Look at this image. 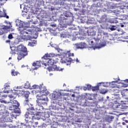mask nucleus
Segmentation results:
<instances>
[{
    "label": "nucleus",
    "mask_w": 128,
    "mask_h": 128,
    "mask_svg": "<svg viewBox=\"0 0 128 128\" xmlns=\"http://www.w3.org/2000/svg\"><path fill=\"white\" fill-rule=\"evenodd\" d=\"M44 84H42V85L38 86L37 84H34L32 86L31 88H34V90H38V92H39L40 94H42V96H44V98L40 97L39 96V98L36 100V102L38 104L37 110H44V108L48 106V98L45 94H48V90H46V88L42 86Z\"/></svg>",
    "instance_id": "f257e3e1"
},
{
    "label": "nucleus",
    "mask_w": 128,
    "mask_h": 128,
    "mask_svg": "<svg viewBox=\"0 0 128 128\" xmlns=\"http://www.w3.org/2000/svg\"><path fill=\"white\" fill-rule=\"evenodd\" d=\"M55 50L62 56V57L60 60L62 64H66V66H70V62H74L76 61L75 60H72L70 58V56H74V53H70V50L67 51L66 53L64 52V50L59 48H56Z\"/></svg>",
    "instance_id": "f03ea898"
},
{
    "label": "nucleus",
    "mask_w": 128,
    "mask_h": 128,
    "mask_svg": "<svg viewBox=\"0 0 128 128\" xmlns=\"http://www.w3.org/2000/svg\"><path fill=\"white\" fill-rule=\"evenodd\" d=\"M10 54H18V60H20L22 58H24V56H28L26 48L22 45H20L19 46H18L16 50L14 46L10 47Z\"/></svg>",
    "instance_id": "7ed1b4c3"
},
{
    "label": "nucleus",
    "mask_w": 128,
    "mask_h": 128,
    "mask_svg": "<svg viewBox=\"0 0 128 128\" xmlns=\"http://www.w3.org/2000/svg\"><path fill=\"white\" fill-rule=\"evenodd\" d=\"M92 36H96V32H90V36L88 37V42H89V44L91 46H94L95 44V48H104L106 46V41L103 42H101L100 43L98 44V42H100V39L96 38H93Z\"/></svg>",
    "instance_id": "20e7f679"
},
{
    "label": "nucleus",
    "mask_w": 128,
    "mask_h": 128,
    "mask_svg": "<svg viewBox=\"0 0 128 128\" xmlns=\"http://www.w3.org/2000/svg\"><path fill=\"white\" fill-rule=\"evenodd\" d=\"M112 16L113 18L116 16H120V12H122V10H124V6L122 5L120 6V3H115V2H120V0H112Z\"/></svg>",
    "instance_id": "39448f33"
},
{
    "label": "nucleus",
    "mask_w": 128,
    "mask_h": 128,
    "mask_svg": "<svg viewBox=\"0 0 128 128\" xmlns=\"http://www.w3.org/2000/svg\"><path fill=\"white\" fill-rule=\"evenodd\" d=\"M120 94H112V108L116 110V108H122V104L120 102Z\"/></svg>",
    "instance_id": "423d86ee"
},
{
    "label": "nucleus",
    "mask_w": 128,
    "mask_h": 128,
    "mask_svg": "<svg viewBox=\"0 0 128 128\" xmlns=\"http://www.w3.org/2000/svg\"><path fill=\"white\" fill-rule=\"evenodd\" d=\"M50 98L52 101V104H58V102L62 100V93L58 92H54L52 94H50Z\"/></svg>",
    "instance_id": "0eeeda50"
},
{
    "label": "nucleus",
    "mask_w": 128,
    "mask_h": 128,
    "mask_svg": "<svg viewBox=\"0 0 128 128\" xmlns=\"http://www.w3.org/2000/svg\"><path fill=\"white\" fill-rule=\"evenodd\" d=\"M16 26H19L20 32V34H22V36H26V34H30V36L32 34V30H26L24 28V24L22 22L19 23V24H16Z\"/></svg>",
    "instance_id": "6e6552de"
},
{
    "label": "nucleus",
    "mask_w": 128,
    "mask_h": 128,
    "mask_svg": "<svg viewBox=\"0 0 128 128\" xmlns=\"http://www.w3.org/2000/svg\"><path fill=\"white\" fill-rule=\"evenodd\" d=\"M114 81H112V92L113 94H122V92H120V88L116 84H114V83H118V84H120V82H118V80H120V78H118L115 79L114 78Z\"/></svg>",
    "instance_id": "1a4fd4ad"
},
{
    "label": "nucleus",
    "mask_w": 128,
    "mask_h": 128,
    "mask_svg": "<svg viewBox=\"0 0 128 128\" xmlns=\"http://www.w3.org/2000/svg\"><path fill=\"white\" fill-rule=\"evenodd\" d=\"M17 92H16V94H15V96H18L19 94H20V96H24L25 98L28 99V96H30V94L29 92L28 91H24V90H18Z\"/></svg>",
    "instance_id": "9d476101"
},
{
    "label": "nucleus",
    "mask_w": 128,
    "mask_h": 128,
    "mask_svg": "<svg viewBox=\"0 0 128 128\" xmlns=\"http://www.w3.org/2000/svg\"><path fill=\"white\" fill-rule=\"evenodd\" d=\"M10 28H12V26L10 22V26H0V35L2 36L6 32V30H10Z\"/></svg>",
    "instance_id": "9b49d317"
},
{
    "label": "nucleus",
    "mask_w": 128,
    "mask_h": 128,
    "mask_svg": "<svg viewBox=\"0 0 128 128\" xmlns=\"http://www.w3.org/2000/svg\"><path fill=\"white\" fill-rule=\"evenodd\" d=\"M42 64H44L45 66H46V64H48V66H54V64H56V61H54V58H48V59L46 60V62H44L43 60Z\"/></svg>",
    "instance_id": "f8f14e48"
},
{
    "label": "nucleus",
    "mask_w": 128,
    "mask_h": 128,
    "mask_svg": "<svg viewBox=\"0 0 128 128\" xmlns=\"http://www.w3.org/2000/svg\"><path fill=\"white\" fill-rule=\"evenodd\" d=\"M28 112L26 113V114L28 116H34V106L32 104H30L29 108H27Z\"/></svg>",
    "instance_id": "ddd939ff"
},
{
    "label": "nucleus",
    "mask_w": 128,
    "mask_h": 128,
    "mask_svg": "<svg viewBox=\"0 0 128 128\" xmlns=\"http://www.w3.org/2000/svg\"><path fill=\"white\" fill-rule=\"evenodd\" d=\"M74 46L76 50L86 48V44L84 42L76 43L74 44Z\"/></svg>",
    "instance_id": "4468645a"
},
{
    "label": "nucleus",
    "mask_w": 128,
    "mask_h": 128,
    "mask_svg": "<svg viewBox=\"0 0 128 128\" xmlns=\"http://www.w3.org/2000/svg\"><path fill=\"white\" fill-rule=\"evenodd\" d=\"M126 27V25L124 24L120 23L118 24L112 25V30H117L118 32H120V28H124Z\"/></svg>",
    "instance_id": "2eb2a0df"
},
{
    "label": "nucleus",
    "mask_w": 128,
    "mask_h": 128,
    "mask_svg": "<svg viewBox=\"0 0 128 128\" xmlns=\"http://www.w3.org/2000/svg\"><path fill=\"white\" fill-rule=\"evenodd\" d=\"M54 56H56V54L54 53L46 54L42 57V59H44V62H46V60H48V58H54Z\"/></svg>",
    "instance_id": "dca6fc26"
},
{
    "label": "nucleus",
    "mask_w": 128,
    "mask_h": 128,
    "mask_svg": "<svg viewBox=\"0 0 128 128\" xmlns=\"http://www.w3.org/2000/svg\"><path fill=\"white\" fill-rule=\"evenodd\" d=\"M10 114V112H8V111L6 110L4 112H0V116H2L1 118H8V116Z\"/></svg>",
    "instance_id": "f3484780"
},
{
    "label": "nucleus",
    "mask_w": 128,
    "mask_h": 128,
    "mask_svg": "<svg viewBox=\"0 0 128 128\" xmlns=\"http://www.w3.org/2000/svg\"><path fill=\"white\" fill-rule=\"evenodd\" d=\"M25 122L26 124H28V122H31V124H32V122L30 121V118L32 116L30 115H28L27 114H25Z\"/></svg>",
    "instance_id": "a211bd4d"
},
{
    "label": "nucleus",
    "mask_w": 128,
    "mask_h": 128,
    "mask_svg": "<svg viewBox=\"0 0 128 128\" xmlns=\"http://www.w3.org/2000/svg\"><path fill=\"white\" fill-rule=\"evenodd\" d=\"M33 66H35V68H33V70H36L38 68H40L41 66L40 63V62L38 61L36 62H34L32 64Z\"/></svg>",
    "instance_id": "6ab92c4d"
},
{
    "label": "nucleus",
    "mask_w": 128,
    "mask_h": 128,
    "mask_svg": "<svg viewBox=\"0 0 128 128\" xmlns=\"http://www.w3.org/2000/svg\"><path fill=\"white\" fill-rule=\"evenodd\" d=\"M113 40H122L120 39V37H118V34H113Z\"/></svg>",
    "instance_id": "aec40b11"
},
{
    "label": "nucleus",
    "mask_w": 128,
    "mask_h": 128,
    "mask_svg": "<svg viewBox=\"0 0 128 128\" xmlns=\"http://www.w3.org/2000/svg\"><path fill=\"white\" fill-rule=\"evenodd\" d=\"M102 84V82H100L99 84H98L94 87H92V90L93 92H94L96 90H99V86H100V84Z\"/></svg>",
    "instance_id": "412c9836"
},
{
    "label": "nucleus",
    "mask_w": 128,
    "mask_h": 128,
    "mask_svg": "<svg viewBox=\"0 0 128 128\" xmlns=\"http://www.w3.org/2000/svg\"><path fill=\"white\" fill-rule=\"evenodd\" d=\"M23 104L24 106H28L30 107L31 104L30 103V100H28V99H26L23 102Z\"/></svg>",
    "instance_id": "4be33fe9"
},
{
    "label": "nucleus",
    "mask_w": 128,
    "mask_h": 128,
    "mask_svg": "<svg viewBox=\"0 0 128 128\" xmlns=\"http://www.w3.org/2000/svg\"><path fill=\"white\" fill-rule=\"evenodd\" d=\"M52 68L54 70H62V69L58 67L56 65H52Z\"/></svg>",
    "instance_id": "5701e85b"
},
{
    "label": "nucleus",
    "mask_w": 128,
    "mask_h": 128,
    "mask_svg": "<svg viewBox=\"0 0 128 128\" xmlns=\"http://www.w3.org/2000/svg\"><path fill=\"white\" fill-rule=\"evenodd\" d=\"M32 120H40V116H37V115L35 114L34 113V114L32 116Z\"/></svg>",
    "instance_id": "b1692460"
},
{
    "label": "nucleus",
    "mask_w": 128,
    "mask_h": 128,
    "mask_svg": "<svg viewBox=\"0 0 128 128\" xmlns=\"http://www.w3.org/2000/svg\"><path fill=\"white\" fill-rule=\"evenodd\" d=\"M84 106H92V102L87 101L85 102Z\"/></svg>",
    "instance_id": "393cba45"
},
{
    "label": "nucleus",
    "mask_w": 128,
    "mask_h": 128,
    "mask_svg": "<svg viewBox=\"0 0 128 128\" xmlns=\"http://www.w3.org/2000/svg\"><path fill=\"white\" fill-rule=\"evenodd\" d=\"M24 88H30V82H27L24 84Z\"/></svg>",
    "instance_id": "a878e982"
},
{
    "label": "nucleus",
    "mask_w": 128,
    "mask_h": 128,
    "mask_svg": "<svg viewBox=\"0 0 128 128\" xmlns=\"http://www.w3.org/2000/svg\"><path fill=\"white\" fill-rule=\"evenodd\" d=\"M118 17H113L112 24H118Z\"/></svg>",
    "instance_id": "bb28decb"
},
{
    "label": "nucleus",
    "mask_w": 128,
    "mask_h": 128,
    "mask_svg": "<svg viewBox=\"0 0 128 128\" xmlns=\"http://www.w3.org/2000/svg\"><path fill=\"white\" fill-rule=\"evenodd\" d=\"M21 126H24L25 128H30V125L24 124V123H21Z\"/></svg>",
    "instance_id": "cd10ccee"
},
{
    "label": "nucleus",
    "mask_w": 128,
    "mask_h": 128,
    "mask_svg": "<svg viewBox=\"0 0 128 128\" xmlns=\"http://www.w3.org/2000/svg\"><path fill=\"white\" fill-rule=\"evenodd\" d=\"M3 92L4 94H8V92L10 91V88L4 87V88Z\"/></svg>",
    "instance_id": "c85d7f7f"
},
{
    "label": "nucleus",
    "mask_w": 128,
    "mask_h": 128,
    "mask_svg": "<svg viewBox=\"0 0 128 128\" xmlns=\"http://www.w3.org/2000/svg\"><path fill=\"white\" fill-rule=\"evenodd\" d=\"M100 94H106L108 92V90L106 89H101L100 90Z\"/></svg>",
    "instance_id": "c756f323"
},
{
    "label": "nucleus",
    "mask_w": 128,
    "mask_h": 128,
    "mask_svg": "<svg viewBox=\"0 0 128 128\" xmlns=\"http://www.w3.org/2000/svg\"><path fill=\"white\" fill-rule=\"evenodd\" d=\"M6 110V107L4 106H0V112H4Z\"/></svg>",
    "instance_id": "7c9ffc66"
},
{
    "label": "nucleus",
    "mask_w": 128,
    "mask_h": 128,
    "mask_svg": "<svg viewBox=\"0 0 128 128\" xmlns=\"http://www.w3.org/2000/svg\"><path fill=\"white\" fill-rule=\"evenodd\" d=\"M119 20H128L126 18V14L122 15L120 18H119Z\"/></svg>",
    "instance_id": "2f4dec72"
},
{
    "label": "nucleus",
    "mask_w": 128,
    "mask_h": 128,
    "mask_svg": "<svg viewBox=\"0 0 128 128\" xmlns=\"http://www.w3.org/2000/svg\"><path fill=\"white\" fill-rule=\"evenodd\" d=\"M106 15H104L103 16H102L101 18V20L102 22H106Z\"/></svg>",
    "instance_id": "473e14b6"
},
{
    "label": "nucleus",
    "mask_w": 128,
    "mask_h": 128,
    "mask_svg": "<svg viewBox=\"0 0 128 128\" xmlns=\"http://www.w3.org/2000/svg\"><path fill=\"white\" fill-rule=\"evenodd\" d=\"M122 34V36H121V38H125V39L128 38V36H125V34H126V32L122 33V34Z\"/></svg>",
    "instance_id": "72a5a7b5"
},
{
    "label": "nucleus",
    "mask_w": 128,
    "mask_h": 128,
    "mask_svg": "<svg viewBox=\"0 0 128 128\" xmlns=\"http://www.w3.org/2000/svg\"><path fill=\"white\" fill-rule=\"evenodd\" d=\"M109 86H110V83L108 82L103 83V86L105 88H108Z\"/></svg>",
    "instance_id": "f704fd0d"
},
{
    "label": "nucleus",
    "mask_w": 128,
    "mask_h": 128,
    "mask_svg": "<svg viewBox=\"0 0 128 128\" xmlns=\"http://www.w3.org/2000/svg\"><path fill=\"white\" fill-rule=\"evenodd\" d=\"M34 44H36V42H29L28 46H34Z\"/></svg>",
    "instance_id": "c9c22d12"
},
{
    "label": "nucleus",
    "mask_w": 128,
    "mask_h": 128,
    "mask_svg": "<svg viewBox=\"0 0 128 128\" xmlns=\"http://www.w3.org/2000/svg\"><path fill=\"white\" fill-rule=\"evenodd\" d=\"M112 117L110 118L108 116H107L106 120V122H112Z\"/></svg>",
    "instance_id": "e433bc0d"
},
{
    "label": "nucleus",
    "mask_w": 128,
    "mask_h": 128,
    "mask_svg": "<svg viewBox=\"0 0 128 128\" xmlns=\"http://www.w3.org/2000/svg\"><path fill=\"white\" fill-rule=\"evenodd\" d=\"M12 76H18V73L17 72H14V70H12Z\"/></svg>",
    "instance_id": "4c0bfd02"
},
{
    "label": "nucleus",
    "mask_w": 128,
    "mask_h": 128,
    "mask_svg": "<svg viewBox=\"0 0 128 128\" xmlns=\"http://www.w3.org/2000/svg\"><path fill=\"white\" fill-rule=\"evenodd\" d=\"M30 38H32V36H30V35H28L25 38V39H26V40H29Z\"/></svg>",
    "instance_id": "58836bf2"
},
{
    "label": "nucleus",
    "mask_w": 128,
    "mask_h": 128,
    "mask_svg": "<svg viewBox=\"0 0 128 128\" xmlns=\"http://www.w3.org/2000/svg\"><path fill=\"white\" fill-rule=\"evenodd\" d=\"M10 98H16V96H14V94H11L8 96Z\"/></svg>",
    "instance_id": "ea45409f"
},
{
    "label": "nucleus",
    "mask_w": 128,
    "mask_h": 128,
    "mask_svg": "<svg viewBox=\"0 0 128 128\" xmlns=\"http://www.w3.org/2000/svg\"><path fill=\"white\" fill-rule=\"evenodd\" d=\"M66 18H64V20H72L74 18L72 16H66Z\"/></svg>",
    "instance_id": "a19ab883"
},
{
    "label": "nucleus",
    "mask_w": 128,
    "mask_h": 128,
    "mask_svg": "<svg viewBox=\"0 0 128 128\" xmlns=\"http://www.w3.org/2000/svg\"><path fill=\"white\" fill-rule=\"evenodd\" d=\"M35 114L38 116H40H40L42 115V112H36Z\"/></svg>",
    "instance_id": "79ce46f5"
},
{
    "label": "nucleus",
    "mask_w": 128,
    "mask_h": 128,
    "mask_svg": "<svg viewBox=\"0 0 128 128\" xmlns=\"http://www.w3.org/2000/svg\"><path fill=\"white\" fill-rule=\"evenodd\" d=\"M14 112H15V114H20V110L16 109L14 110Z\"/></svg>",
    "instance_id": "37998d69"
},
{
    "label": "nucleus",
    "mask_w": 128,
    "mask_h": 128,
    "mask_svg": "<svg viewBox=\"0 0 128 128\" xmlns=\"http://www.w3.org/2000/svg\"><path fill=\"white\" fill-rule=\"evenodd\" d=\"M128 89H125V90H124L122 91V92H121L122 96V94L126 92H127V94H128Z\"/></svg>",
    "instance_id": "c03bdc74"
},
{
    "label": "nucleus",
    "mask_w": 128,
    "mask_h": 128,
    "mask_svg": "<svg viewBox=\"0 0 128 128\" xmlns=\"http://www.w3.org/2000/svg\"><path fill=\"white\" fill-rule=\"evenodd\" d=\"M48 70L49 72H52V70H53L54 68H52V67L50 66L48 68Z\"/></svg>",
    "instance_id": "a18cd8bd"
},
{
    "label": "nucleus",
    "mask_w": 128,
    "mask_h": 128,
    "mask_svg": "<svg viewBox=\"0 0 128 128\" xmlns=\"http://www.w3.org/2000/svg\"><path fill=\"white\" fill-rule=\"evenodd\" d=\"M60 36H61V38H66V34H62Z\"/></svg>",
    "instance_id": "49530a36"
},
{
    "label": "nucleus",
    "mask_w": 128,
    "mask_h": 128,
    "mask_svg": "<svg viewBox=\"0 0 128 128\" xmlns=\"http://www.w3.org/2000/svg\"><path fill=\"white\" fill-rule=\"evenodd\" d=\"M16 104H17V105H14L15 106H16V108H18V106H20V103H18V101H14Z\"/></svg>",
    "instance_id": "de8ad7c7"
},
{
    "label": "nucleus",
    "mask_w": 128,
    "mask_h": 128,
    "mask_svg": "<svg viewBox=\"0 0 128 128\" xmlns=\"http://www.w3.org/2000/svg\"><path fill=\"white\" fill-rule=\"evenodd\" d=\"M12 34H10L8 36V38H9V40H12Z\"/></svg>",
    "instance_id": "09e8293b"
},
{
    "label": "nucleus",
    "mask_w": 128,
    "mask_h": 128,
    "mask_svg": "<svg viewBox=\"0 0 128 128\" xmlns=\"http://www.w3.org/2000/svg\"><path fill=\"white\" fill-rule=\"evenodd\" d=\"M87 88L88 90L92 88V86L90 84L87 85Z\"/></svg>",
    "instance_id": "8fccbe9b"
},
{
    "label": "nucleus",
    "mask_w": 128,
    "mask_h": 128,
    "mask_svg": "<svg viewBox=\"0 0 128 128\" xmlns=\"http://www.w3.org/2000/svg\"><path fill=\"white\" fill-rule=\"evenodd\" d=\"M122 84H123L122 86L123 88H128V84H124L123 83H122Z\"/></svg>",
    "instance_id": "3c124183"
},
{
    "label": "nucleus",
    "mask_w": 128,
    "mask_h": 128,
    "mask_svg": "<svg viewBox=\"0 0 128 128\" xmlns=\"http://www.w3.org/2000/svg\"><path fill=\"white\" fill-rule=\"evenodd\" d=\"M4 86L5 88H10V84H6L4 85Z\"/></svg>",
    "instance_id": "603ef678"
},
{
    "label": "nucleus",
    "mask_w": 128,
    "mask_h": 128,
    "mask_svg": "<svg viewBox=\"0 0 128 128\" xmlns=\"http://www.w3.org/2000/svg\"><path fill=\"white\" fill-rule=\"evenodd\" d=\"M122 120L124 122H126V124H128V120H126V118H123Z\"/></svg>",
    "instance_id": "864d4df0"
},
{
    "label": "nucleus",
    "mask_w": 128,
    "mask_h": 128,
    "mask_svg": "<svg viewBox=\"0 0 128 128\" xmlns=\"http://www.w3.org/2000/svg\"><path fill=\"white\" fill-rule=\"evenodd\" d=\"M0 102H2V104H6V101L4 100H0Z\"/></svg>",
    "instance_id": "5fc2aeb1"
},
{
    "label": "nucleus",
    "mask_w": 128,
    "mask_h": 128,
    "mask_svg": "<svg viewBox=\"0 0 128 128\" xmlns=\"http://www.w3.org/2000/svg\"><path fill=\"white\" fill-rule=\"evenodd\" d=\"M112 114H114V116H112V120H114V118H116H116H118V116H116V114H114V113H112Z\"/></svg>",
    "instance_id": "6e6d98bb"
},
{
    "label": "nucleus",
    "mask_w": 128,
    "mask_h": 128,
    "mask_svg": "<svg viewBox=\"0 0 128 128\" xmlns=\"http://www.w3.org/2000/svg\"><path fill=\"white\" fill-rule=\"evenodd\" d=\"M62 18H60L59 20H58V22H60V23L62 24Z\"/></svg>",
    "instance_id": "4d7b16f0"
},
{
    "label": "nucleus",
    "mask_w": 128,
    "mask_h": 128,
    "mask_svg": "<svg viewBox=\"0 0 128 128\" xmlns=\"http://www.w3.org/2000/svg\"><path fill=\"white\" fill-rule=\"evenodd\" d=\"M51 26L53 28H56V24H51Z\"/></svg>",
    "instance_id": "13d9d810"
},
{
    "label": "nucleus",
    "mask_w": 128,
    "mask_h": 128,
    "mask_svg": "<svg viewBox=\"0 0 128 128\" xmlns=\"http://www.w3.org/2000/svg\"><path fill=\"white\" fill-rule=\"evenodd\" d=\"M35 30L36 32H40V28H36V29Z\"/></svg>",
    "instance_id": "bf43d9fd"
},
{
    "label": "nucleus",
    "mask_w": 128,
    "mask_h": 128,
    "mask_svg": "<svg viewBox=\"0 0 128 128\" xmlns=\"http://www.w3.org/2000/svg\"><path fill=\"white\" fill-rule=\"evenodd\" d=\"M83 90H88V88L86 87H83Z\"/></svg>",
    "instance_id": "052dcab7"
},
{
    "label": "nucleus",
    "mask_w": 128,
    "mask_h": 128,
    "mask_svg": "<svg viewBox=\"0 0 128 128\" xmlns=\"http://www.w3.org/2000/svg\"><path fill=\"white\" fill-rule=\"evenodd\" d=\"M124 82H127L128 84V79H126V80H124Z\"/></svg>",
    "instance_id": "680f3d73"
},
{
    "label": "nucleus",
    "mask_w": 128,
    "mask_h": 128,
    "mask_svg": "<svg viewBox=\"0 0 128 128\" xmlns=\"http://www.w3.org/2000/svg\"><path fill=\"white\" fill-rule=\"evenodd\" d=\"M72 98H74V96H76V95L74 94H72Z\"/></svg>",
    "instance_id": "e2e57ef3"
},
{
    "label": "nucleus",
    "mask_w": 128,
    "mask_h": 128,
    "mask_svg": "<svg viewBox=\"0 0 128 128\" xmlns=\"http://www.w3.org/2000/svg\"><path fill=\"white\" fill-rule=\"evenodd\" d=\"M122 124H123V126H126V122H122Z\"/></svg>",
    "instance_id": "0e129e2a"
},
{
    "label": "nucleus",
    "mask_w": 128,
    "mask_h": 128,
    "mask_svg": "<svg viewBox=\"0 0 128 128\" xmlns=\"http://www.w3.org/2000/svg\"><path fill=\"white\" fill-rule=\"evenodd\" d=\"M126 18H127V20H128V14H126Z\"/></svg>",
    "instance_id": "69168bd1"
},
{
    "label": "nucleus",
    "mask_w": 128,
    "mask_h": 128,
    "mask_svg": "<svg viewBox=\"0 0 128 128\" xmlns=\"http://www.w3.org/2000/svg\"><path fill=\"white\" fill-rule=\"evenodd\" d=\"M5 17H6V18H8V16H6H6H4Z\"/></svg>",
    "instance_id": "338daca9"
},
{
    "label": "nucleus",
    "mask_w": 128,
    "mask_h": 128,
    "mask_svg": "<svg viewBox=\"0 0 128 128\" xmlns=\"http://www.w3.org/2000/svg\"><path fill=\"white\" fill-rule=\"evenodd\" d=\"M76 38H72V40H76Z\"/></svg>",
    "instance_id": "774afa93"
}]
</instances>
